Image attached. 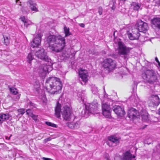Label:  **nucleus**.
<instances>
[{
  "mask_svg": "<svg viewBox=\"0 0 160 160\" xmlns=\"http://www.w3.org/2000/svg\"><path fill=\"white\" fill-rule=\"evenodd\" d=\"M107 144L110 147H112V145H110V143L108 142H107Z\"/></svg>",
  "mask_w": 160,
  "mask_h": 160,
  "instance_id": "nucleus-45",
  "label": "nucleus"
},
{
  "mask_svg": "<svg viewBox=\"0 0 160 160\" xmlns=\"http://www.w3.org/2000/svg\"><path fill=\"white\" fill-rule=\"evenodd\" d=\"M140 112H143V109H141V110L139 109ZM141 117L142 118V120L144 122H148L150 120V118L149 116V114L146 111L143 113H141Z\"/></svg>",
  "mask_w": 160,
  "mask_h": 160,
  "instance_id": "nucleus-21",
  "label": "nucleus"
},
{
  "mask_svg": "<svg viewBox=\"0 0 160 160\" xmlns=\"http://www.w3.org/2000/svg\"><path fill=\"white\" fill-rule=\"evenodd\" d=\"M140 36V34L138 31L136 32H134L132 33H129L128 36L129 38L131 40L138 39Z\"/></svg>",
  "mask_w": 160,
  "mask_h": 160,
  "instance_id": "nucleus-20",
  "label": "nucleus"
},
{
  "mask_svg": "<svg viewBox=\"0 0 160 160\" xmlns=\"http://www.w3.org/2000/svg\"><path fill=\"white\" fill-rule=\"evenodd\" d=\"M113 111L118 116H123L125 114L124 108L119 106H115L113 108Z\"/></svg>",
  "mask_w": 160,
  "mask_h": 160,
  "instance_id": "nucleus-14",
  "label": "nucleus"
},
{
  "mask_svg": "<svg viewBox=\"0 0 160 160\" xmlns=\"http://www.w3.org/2000/svg\"><path fill=\"white\" fill-rule=\"evenodd\" d=\"M68 127L71 129H74V122H70L68 124Z\"/></svg>",
  "mask_w": 160,
  "mask_h": 160,
  "instance_id": "nucleus-34",
  "label": "nucleus"
},
{
  "mask_svg": "<svg viewBox=\"0 0 160 160\" xmlns=\"http://www.w3.org/2000/svg\"><path fill=\"white\" fill-rule=\"evenodd\" d=\"M98 105L96 101H94L91 103H87L85 105V109L83 110L81 112L83 117L87 118L90 114L97 113Z\"/></svg>",
  "mask_w": 160,
  "mask_h": 160,
  "instance_id": "nucleus-4",
  "label": "nucleus"
},
{
  "mask_svg": "<svg viewBox=\"0 0 160 160\" xmlns=\"http://www.w3.org/2000/svg\"><path fill=\"white\" fill-rule=\"evenodd\" d=\"M79 25L80 27L82 28H84L85 26V25L83 23H80Z\"/></svg>",
  "mask_w": 160,
  "mask_h": 160,
  "instance_id": "nucleus-44",
  "label": "nucleus"
},
{
  "mask_svg": "<svg viewBox=\"0 0 160 160\" xmlns=\"http://www.w3.org/2000/svg\"><path fill=\"white\" fill-rule=\"evenodd\" d=\"M105 158L107 160H110L109 156L107 154L105 155Z\"/></svg>",
  "mask_w": 160,
  "mask_h": 160,
  "instance_id": "nucleus-40",
  "label": "nucleus"
},
{
  "mask_svg": "<svg viewBox=\"0 0 160 160\" xmlns=\"http://www.w3.org/2000/svg\"><path fill=\"white\" fill-rule=\"evenodd\" d=\"M158 114L160 115V108H159L158 110Z\"/></svg>",
  "mask_w": 160,
  "mask_h": 160,
  "instance_id": "nucleus-51",
  "label": "nucleus"
},
{
  "mask_svg": "<svg viewBox=\"0 0 160 160\" xmlns=\"http://www.w3.org/2000/svg\"><path fill=\"white\" fill-rule=\"evenodd\" d=\"M151 100L154 105L158 106L160 103V99L157 95H152L151 96Z\"/></svg>",
  "mask_w": 160,
  "mask_h": 160,
  "instance_id": "nucleus-17",
  "label": "nucleus"
},
{
  "mask_svg": "<svg viewBox=\"0 0 160 160\" xmlns=\"http://www.w3.org/2000/svg\"><path fill=\"white\" fill-rule=\"evenodd\" d=\"M102 111L103 115L107 118L111 117V111L110 106L106 103L102 105Z\"/></svg>",
  "mask_w": 160,
  "mask_h": 160,
  "instance_id": "nucleus-12",
  "label": "nucleus"
},
{
  "mask_svg": "<svg viewBox=\"0 0 160 160\" xmlns=\"http://www.w3.org/2000/svg\"><path fill=\"white\" fill-rule=\"evenodd\" d=\"M102 67L108 72H110L114 69L116 67L115 62L110 58H107L104 59L102 63Z\"/></svg>",
  "mask_w": 160,
  "mask_h": 160,
  "instance_id": "nucleus-7",
  "label": "nucleus"
},
{
  "mask_svg": "<svg viewBox=\"0 0 160 160\" xmlns=\"http://www.w3.org/2000/svg\"><path fill=\"white\" fill-rule=\"evenodd\" d=\"M31 110L30 109H28L27 110L26 112L27 114L28 115L31 113Z\"/></svg>",
  "mask_w": 160,
  "mask_h": 160,
  "instance_id": "nucleus-41",
  "label": "nucleus"
},
{
  "mask_svg": "<svg viewBox=\"0 0 160 160\" xmlns=\"http://www.w3.org/2000/svg\"><path fill=\"white\" fill-rule=\"evenodd\" d=\"M12 119V116L9 113L0 114V124L2 123L4 121L8 120H11Z\"/></svg>",
  "mask_w": 160,
  "mask_h": 160,
  "instance_id": "nucleus-16",
  "label": "nucleus"
},
{
  "mask_svg": "<svg viewBox=\"0 0 160 160\" xmlns=\"http://www.w3.org/2000/svg\"><path fill=\"white\" fill-rule=\"evenodd\" d=\"M10 90L11 92L13 94L16 95L18 93L17 89L15 88H11Z\"/></svg>",
  "mask_w": 160,
  "mask_h": 160,
  "instance_id": "nucleus-30",
  "label": "nucleus"
},
{
  "mask_svg": "<svg viewBox=\"0 0 160 160\" xmlns=\"http://www.w3.org/2000/svg\"><path fill=\"white\" fill-rule=\"evenodd\" d=\"M45 87L48 92L51 94H57L60 92L62 84L59 78L49 77L47 79Z\"/></svg>",
  "mask_w": 160,
  "mask_h": 160,
  "instance_id": "nucleus-2",
  "label": "nucleus"
},
{
  "mask_svg": "<svg viewBox=\"0 0 160 160\" xmlns=\"http://www.w3.org/2000/svg\"><path fill=\"white\" fill-rule=\"evenodd\" d=\"M154 119V120L156 122L157 120H158V119L157 118H156V117H154L153 118Z\"/></svg>",
  "mask_w": 160,
  "mask_h": 160,
  "instance_id": "nucleus-47",
  "label": "nucleus"
},
{
  "mask_svg": "<svg viewBox=\"0 0 160 160\" xmlns=\"http://www.w3.org/2000/svg\"><path fill=\"white\" fill-rule=\"evenodd\" d=\"M47 63L42 65L40 67V73H42L43 74H46L48 73L52 69V66L53 63V62L51 59V61L47 60L45 61Z\"/></svg>",
  "mask_w": 160,
  "mask_h": 160,
  "instance_id": "nucleus-8",
  "label": "nucleus"
},
{
  "mask_svg": "<svg viewBox=\"0 0 160 160\" xmlns=\"http://www.w3.org/2000/svg\"><path fill=\"white\" fill-rule=\"evenodd\" d=\"M47 160H53L52 159H51V158H48V159Z\"/></svg>",
  "mask_w": 160,
  "mask_h": 160,
  "instance_id": "nucleus-52",
  "label": "nucleus"
},
{
  "mask_svg": "<svg viewBox=\"0 0 160 160\" xmlns=\"http://www.w3.org/2000/svg\"><path fill=\"white\" fill-rule=\"evenodd\" d=\"M153 3H155L154 5L155 6H160V0H155L154 1Z\"/></svg>",
  "mask_w": 160,
  "mask_h": 160,
  "instance_id": "nucleus-32",
  "label": "nucleus"
},
{
  "mask_svg": "<svg viewBox=\"0 0 160 160\" xmlns=\"http://www.w3.org/2000/svg\"><path fill=\"white\" fill-rule=\"evenodd\" d=\"M42 35L40 33L37 34L31 43V46L33 48L38 47L41 43Z\"/></svg>",
  "mask_w": 160,
  "mask_h": 160,
  "instance_id": "nucleus-13",
  "label": "nucleus"
},
{
  "mask_svg": "<svg viewBox=\"0 0 160 160\" xmlns=\"http://www.w3.org/2000/svg\"><path fill=\"white\" fill-rule=\"evenodd\" d=\"M29 106H32L34 107L35 104L33 103H32L31 102H29Z\"/></svg>",
  "mask_w": 160,
  "mask_h": 160,
  "instance_id": "nucleus-42",
  "label": "nucleus"
},
{
  "mask_svg": "<svg viewBox=\"0 0 160 160\" xmlns=\"http://www.w3.org/2000/svg\"><path fill=\"white\" fill-rule=\"evenodd\" d=\"M16 0V2H17L18 1H19V0Z\"/></svg>",
  "mask_w": 160,
  "mask_h": 160,
  "instance_id": "nucleus-54",
  "label": "nucleus"
},
{
  "mask_svg": "<svg viewBox=\"0 0 160 160\" xmlns=\"http://www.w3.org/2000/svg\"><path fill=\"white\" fill-rule=\"evenodd\" d=\"M135 158V156L132 155L128 151H126L123 154L122 158L123 160H131L132 158Z\"/></svg>",
  "mask_w": 160,
  "mask_h": 160,
  "instance_id": "nucleus-19",
  "label": "nucleus"
},
{
  "mask_svg": "<svg viewBox=\"0 0 160 160\" xmlns=\"http://www.w3.org/2000/svg\"><path fill=\"white\" fill-rule=\"evenodd\" d=\"M145 142V143H147L149 145L152 143L153 141L151 138H149L148 139V140L147 141H146Z\"/></svg>",
  "mask_w": 160,
  "mask_h": 160,
  "instance_id": "nucleus-35",
  "label": "nucleus"
},
{
  "mask_svg": "<svg viewBox=\"0 0 160 160\" xmlns=\"http://www.w3.org/2000/svg\"><path fill=\"white\" fill-rule=\"evenodd\" d=\"M20 19L24 23L25 26H26L27 27H28V25L30 24L31 22L27 20L24 16H21Z\"/></svg>",
  "mask_w": 160,
  "mask_h": 160,
  "instance_id": "nucleus-25",
  "label": "nucleus"
},
{
  "mask_svg": "<svg viewBox=\"0 0 160 160\" xmlns=\"http://www.w3.org/2000/svg\"><path fill=\"white\" fill-rule=\"evenodd\" d=\"M132 5L133 6L134 10H139L140 7L138 3L133 2Z\"/></svg>",
  "mask_w": 160,
  "mask_h": 160,
  "instance_id": "nucleus-28",
  "label": "nucleus"
},
{
  "mask_svg": "<svg viewBox=\"0 0 160 160\" xmlns=\"http://www.w3.org/2000/svg\"><path fill=\"white\" fill-rule=\"evenodd\" d=\"M147 125H145L142 128V129H143L145 128H146V127H147Z\"/></svg>",
  "mask_w": 160,
  "mask_h": 160,
  "instance_id": "nucleus-48",
  "label": "nucleus"
},
{
  "mask_svg": "<svg viewBox=\"0 0 160 160\" xmlns=\"http://www.w3.org/2000/svg\"><path fill=\"white\" fill-rule=\"evenodd\" d=\"M61 108V104L58 102L55 109L56 117L58 118H60L61 113L64 119L66 120H69L72 115V111L71 109L67 106L63 107L62 110Z\"/></svg>",
  "mask_w": 160,
  "mask_h": 160,
  "instance_id": "nucleus-3",
  "label": "nucleus"
},
{
  "mask_svg": "<svg viewBox=\"0 0 160 160\" xmlns=\"http://www.w3.org/2000/svg\"><path fill=\"white\" fill-rule=\"evenodd\" d=\"M79 75L82 80L85 83L88 81V74L86 71H81L79 72Z\"/></svg>",
  "mask_w": 160,
  "mask_h": 160,
  "instance_id": "nucleus-18",
  "label": "nucleus"
},
{
  "mask_svg": "<svg viewBox=\"0 0 160 160\" xmlns=\"http://www.w3.org/2000/svg\"><path fill=\"white\" fill-rule=\"evenodd\" d=\"M115 32H114V33H113V36H115Z\"/></svg>",
  "mask_w": 160,
  "mask_h": 160,
  "instance_id": "nucleus-53",
  "label": "nucleus"
},
{
  "mask_svg": "<svg viewBox=\"0 0 160 160\" xmlns=\"http://www.w3.org/2000/svg\"><path fill=\"white\" fill-rule=\"evenodd\" d=\"M157 149V151L160 152V144H158L156 147Z\"/></svg>",
  "mask_w": 160,
  "mask_h": 160,
  "instance_id": "nucleus-37",
  "label": "nucleus"
},
{
  "mask_svg": "<svg viewBox=\"0 0 160 160\" xmlns=\"http://www.w3.org/2000/svg\"><path fill=\"white\" fill-rule=\"evenodd\" d=\"M142 78L148 83L152 84L157 80V77L155 72L153 70L147 69L142 74Z\"/></svg>",
  "mask_w": 160,
  "mask_h": 160,
  "instance_id": "nucleus-5",
  "label": "nucleus"
},
{
  "mask_svg": "<svg viewBox=\"0 0 160 160\" xmlns=\"http://www.w3.org/2000/svg\"><path fill=\"white\" fill-rule=\"evenodd\" d=\"M51 140V138H48L45 139V141L46 142H48L50 141Z\"/></svg>",
  "mask_w": 160,
  "mask_h": 160,
  "instance_id": "nucleus-43",
  "label": "nucleus"
},
{
  "mask_svg": "<svg viewBox=\"0 0 160 160\" xmlns=\"http://www.w3.org/2000/svg\"><path fill=\"white\" fill-rule=\"evenodd\" d=\"M155 59L157 62L160 63L157 57H156Z\"/></svg>",
  "mask_w": 160,
  "mask_h": 160,
  "instance_id": "nucleus-46",
  "label": "nucleus"
},
{
  "mask_svg": "<svg viewBox=\"0 0 160 160\" xmlns=\"http://www.w3.org/2000/svg\"><path fill=\"white\" fill-rule=\"evenodd\" d=\"M10 137H9V138H8V140L10 139Z\"/></svg>",
  "mask_w": 160,
  "mask_h": 160,
  "instance_id": "nucleus-55",
  "label": "nucleus"
},
{
  "mask_svg": "<svg viewBox=\"0 0 160 160\" xmlns=\"http://www.w3.org/2000/svg\"><path fill=\"white\" fill-rule=\"evenodd\" d=\"M135 27L137 28L138 31L144 33H146L149 29L148 24L141 20H139L137 21Z\"/></svg>",
  "mask_w": 160,
  "mask_h": 160,
  "instance_id": "nucleus-9",
  "label": "nucleus"
},
{
  "mask_svg": "<svg viewBox=\"0 0 160 160\" xmlns=\"http://www.w3.org/2000/svg\"><path fill=\"white\" fill-rule=\"evenodd\" d=\"M108 140L109 141L114 143H119V140L120 138L116 137L115 135H112L109 136L108 138Z\"/></svg>",
  "mask_w": 160,
  "mask_h": 160,
  "instance_id": "nucleus-23",
  "label": "nucleus"
},
{
  "mask_svg": "<svg viewBox=\"0 0 160 160\" xmlns=\"http://www.w3.org/2000/svg\"><path fill=\"white\" fill-rule=\"evenodd\" d=\"M98 12L100 15H101L102 13V8L101 6H99L98 8Z\"/></svg>",
  "mask_w": 160,
  "mask_h": 160,
  "instance_id": "nucleus-33",
  "label": "nucleus"
},
{
  "mask_svg": "<svg viewBox=\"0 0 160 160\" xmlns=\"http://www.w3.org/2000/svg\"><path fill=\"white\" fill-rule=\"evenodd\" d=\"M48 158H43L42 159H43L44 160H47L48 159Z\"/></svg>",
  "mask_w": 160,
  "mask_h": 160,
  "instance_id": "nucleus-49",
  "label": "nucleus"
},
{
  "mask_svg": "<svg viewBox=\"0 0 160 160\" xmlns=\"http://www.w3.org/2000/svg\"><path fill=\"white\" fill-rule=\"evenodd\" d=\"M64 32L65 34V37H67L71 35V33L69 31V28L65 26L64 27Z\"/></svg>",
  "mask_w": 160,
  "mask_h": 160,
  "instance_id": "nucleus-26",
  "label": "nucleus"
},
{
  "mask_svg": "<svg viewBox=\"0 0 160 160\" xmlns=\"http://www.w3.org/2000/svg\"><path fill=\"white\" fill-rule=\"evenodd\" d=\"M27 3L29 4V7L32 11L35 12L38 11V8L37 7V5L34 1L32 0H29Z\"/></svg>",
  "mask_w": 160,
  "mask_h": 160,
  "instance_id": "nucleus-15",
  "label": "nucleus"
},
{
  "mask_svg": "<svg viewBox=\"0 0 160 160\" xmlns=\"http://www.w3.org/2000/svg\"><path fill=\"white\" fill-rule=\"evenodd\" d=\"M151 22L153 25H154L155 27H157L160 29V18H154L152 20Z\"/></svg>",
  "mask_w": 160,
  "mask_h": 160,
  "instance_id": "nucleus-22",
  "label": "nucleus"
},
{
  "mask_svg": "<svg viewBox=\"0 0 160 160\" xmlns=\"http://www.w3.org/2000/svg\"><path fill=\"white\" fill-rule=\"evenodd\" d=\"M31 116L32 118L35 121H36L37 120V116H36L33 114H32Z\"/></svg>",
  "mask_w": 160,
  "mask_h": 160,
  "instance_id": "nucleus-39",
  "label": "nucleus"
},
{
  "mask_svg": "<svg viewBox=\"0 0 160 160\" xmlns=\"http://www.w3.org/2000/svg\"><path fill=\"white\" fill-rule=\"evenodd\" d=\"M3 38H4V44L7 45L10 42V38L8 37L3 35Z\"/></svg>",
  "mask_w": 160,
  "mask_h": 160,
  "instance_id": "nucleus-27",
  "label": "nucleus"
},
{
  "mask_svg": "<svg viewBox=\"0 0 160 160\" xmlns=\"http://www.w3.org/2000/svg\"><path fill=\"white\" fill-rule=\"evenodd\" d=\"M27 62L31 64L32 60L34 59V56L32 53L31 52L29 53L27 56Z\"/></svg>",
  "mask_w": 160,
  "mask_h": 160,
  "instance_id": "nucleus-24",
  "label": "nucleus"
},
{
  "mask_svg": "<svg viewBox=\"0 0 160 160\" xmlns=\"http://www.w3.org/2000/svg\"><path fill=\"white\" fill-rule=\"evenodd\" d=\"M118 54L125 60L128 59L130 52L131 48L126 47L125 45L121 42L118 43Z\"/></svg>",
  "mask_w": 160,
  "mask_h": 160,
  "instance_id": "nucleus-6",
  "label": "nucleus"
},
{
  "mask_svg": "<svg viewBox=\"0 0 160 160\" xmlns=\"http://www.w3.org/2000/svg\"><path fill=\"white\" fill-rule=\"evenodd\" d=\"M36 56L38 58L44 61L49 60L51 61V59L48 58L46 52L45 50L42 48L37 51L35 54Z\"/></svg>",
  "mask_w": 160,
  "mask_h": 160,
  "instance_id": "nucleus-10",
  "label": "nucleus"
},
{
  "mask_svg": "<svg viewBox=\"0 0 160 160\" xmlns=\"http://www.w3.org/2000/svg\"><path fill=\"white\" fill-rule=\"evenodd\" d=\"M18 112L20 113L22 115H23L25 113L24 109H19L18 110Z\"/></svg>",
  "mask_w": 160,
  "mask_h": 160,
  "instance_id": "nucleus-36",
  "label": "nucleus"
},
{
  "mask_svg": "<svg viewBox=\"0 0 160 160\" xmlns=\"http://www.w3.org/2000/svg\"><path fill=\"white\" fill-rule=\"evenodd\" d=\"M139 115V111L133 108L129 109L128 112V116L132 121L138 118Z\"/></svg>",
  "mask_w": 160,
  "mask_h": 160,
  "instance_id": "nucleus-11",
  "label": "nucleus"
},
{
  "mask_svg": "<svg viewBox=\"0 0 160 160\" xmlns=\"http://www.w3.org/2000/svg\"><path fill=\"white\" fill-rule=\"evenodd\" d=\"M45 123L47 125L51 126L52 127L57 128V125L49 122H46Z\"/></svg>",
  "mask_w": 160,
  "mask_h": 160,
  "instance_id": "nucleus-29",
  "label": "nucleus"
},
{
  "mask_svg": "<svg viewBox=\"0 0 160 160\" xmlns=\"http://www.w3.org/2000/svg\"><path fill=\"white\" fill-rule=\"evenodd\" d=\"M118 54H112L111 55V56L114 58H117L118 57Z\"/></svg>",
  "mask_w": 160,
  "mask_h": 160,
  "instance_id": "nucleus-38",
  "label": "nucleus"
},
{
  "mask_svg": "<svg viewBox=\"0 0 160 160\" xmlns=\"http://www.w3.org/2000/svg\"><path fill=\"white\" fill-rule=\"evenodd\" d=\"M115 7H114L113 6V7H112V10H114L115 9Z\"/></svg>",
  "mask_w": 160,
  "mask_h": 160,
  "instance_id": "nucleus-50",
  "label": "nucleus"
},
{
  "mask_svg": "<svg viewBox=\"0 0 160 160\" xmlns=\"http://www.w3.org/2000/svg\"><path fill=\"white\" fill-rule=\"evenodd\" d=\"M80 124V122H77L76 123L74 122V129H77L79 128Z\"/></svg>",
  "mask_w": 160,
  "mask_h": 160,
  "instance_id": "nucleus-31",
  "label": "nucleus"
},
{
  "mask_svg": "<svg viewBox=\"0 0 160 160\" xmlns=\"http://www.w3.org/2000/svg\"><path fill=\"white\" fill-rule=\"evenodd\" d=\"M47 41L51 49L55 52H60L66 44L64 38L61 36L49 35L47 38Z\"/></svg>",
  "mask_w": 160,
  "mask_h": 160,
  "instance_id": "nucleus-1",
  "label": "nucleus"
},
{
  "mask_svg": "<svg viewBox=\"0 0 160 160\" xmlns=\"http://www.w3.org/2000/svg\"><path fill=\"white\" fill-rule=\"evenodd\" d=\"M124 1H125V0H124Z\"/></svg>",
  "mask_w": 160,
  "mask_h": 160,
  "instance_id": "nucleus-56",
  "label": "nucleus"
}]
</instances>
